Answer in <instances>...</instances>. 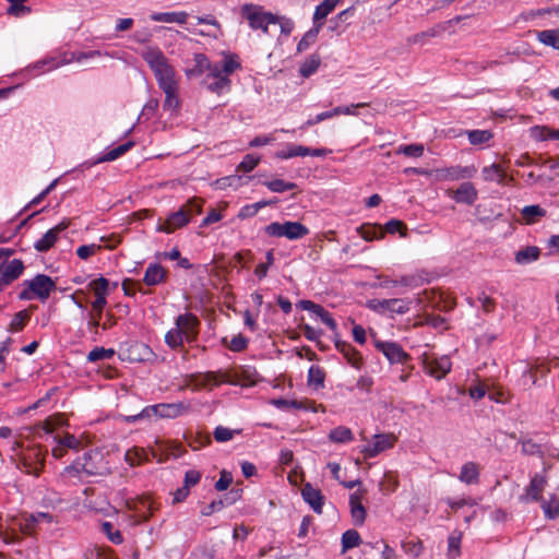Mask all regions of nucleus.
Listing matches in <instances>:
<instances>
[{"label":"nucleus","instance_id":"a18cd8bd","mask_svg":"<svg viewBox=\"0 0 559 559\" xmlns=\"http://www.w3.org/2000/svg\"><path fill=\"white\" fill-rule=\"evenodd\" d=\"M358 230L360 236L367 241L380 239L384 236L383 229L378 225H362Z\"/></svg>","mask_w":559,"mask_h":559},{"label":"nucleus","instance_id":"4be33fe9","mask_svg":"<svg viewBox=\"0 0 559 559\" xmlns=\"http://www.w3.org/2000/svg\"><path fill=\"white\" fill-rule=\"evenodd\" d=\"M362 497V491H356L349 496L350 513L356 525H362L366 520V509L361 503Z\"/></svg>","mask_w":559,"mask_h":559},{"label":"nucleus","instance_id":"79ce46f5","mask_svg":"<svg viewBox=\"0 0 559 559\" xmlns=\"http://www.w3.org/2000/svg\"><path fill=\"white\" fill-rule=\"evenodd\" d=\"M442 31H444L443 25H436L435 27H432L426 32L417 33V34L408 37L407 43L408 44H423V43H425L426 38L436 37Z\"/></svg>","mask_w":559,"mask_h":559},{"label":"nucleus","instance_id":"6e6d98bb","mask_svg":"<svg viewBox=\"0 0 559 559\" xmlns=\"http://www.w3.org/2000/svg\"><path fill=\"white\" fill-rule=\"evenodd\" d=\"M411 300L403 298H392L388 311L396 314H404L409 310Z\"/></svg>","mask_w":559,"mask_h":559},{"label":"nucleus","instance_id":"72a5a7b5","mask_svg":"<svg viewBox=\"0 0 559 559\" xmlns=\"http://www.w3.org/2000/svg\"><path fill=\"white\" fill-rule=\"evenodd\" d=\"M521 215L526 224H534L546 215V210L539 205H527L522 209Z\"/></svg>","mask_w":559,"mask_h":559},{"label":"nucleus","instance_id":"20e7f679","mask_svg":"<svg viewBox=\"0 0 559 559\" xmlns=\"http://www.w3.org/2000/svg\"><path fill=\"white\" fill-rule=\"evenodd\" d=\"M241 15L248 21L252 29H261L265 35L270 34V25H275L277 15L263 10L261 5L243 4Z\"/></svg>","mask_w":559,"mask_h":559},{"label":"nucleus","instance_id":"f03ea898","mask_svg":"<svg viewBox=\"0 0 559 559\" xmlns=\"http://www.w3.org/2000/svg\"><path fill=\"white\" fill-rule=\"evenodd\" d=\"M191 406L187 402L160 403L146 406L141 413L127 417L128 423H134L143 418H177L188 414Z\"/></svg>","mask_w":559,"mask_h":559},{"label":"nucleus","instance_id":"4468645a","mask_svg":"<svg viewBox=\"0 0 559 559\" xmlns=\"http://www.w3.org/2000/svg\"><path fill=\"white\" fill-rule=\"evenodd\" d=\"M374 345L392 364L404 362L409 358L397 343L376 341Z\"/></svg>","mask_w":559,"mask_h":559},{"label":"nucleus","instance_id":"bf43d9fd","mask_svg":"<svg viewBox=\"0 0 559 559\" xmlns=\"http://www.w3.org/2000/svg\"><path fill=\"white\" fill-rule=\"evenodd\" d=\"M264 185L272 192H277V193H282V192H285V191H288V190H293V189H295L297 187L296 183L287 182V181H284L282 179H274V180H271V181H266V182H264Z\"/></svg>","mask_w":559,"mask_h":559},{"label":"nucleus","instance_id":"aec40b11","mask_svg":"<svg viewBox=\"0 0 559 559\" xmlns=\"http://www.w3.org/2000/svg\"><path fill=\"white\" fill-rule=\"evenodd\" d=\"M189 223L187 209L180 207L178 211L171 213L164 224L158 226L159 231L170 234L177 228H180Z\"/></svg>","mask_w":559,"mask_h":559},{"label":"nucleus","instance_id":"6ab92c4d","mask_svg":"<svg viewBox=\"0 0 559 559\" xmlns=\"http://www.w3.org/2000/svg\"><path fill=\"white\" fill-rule=\"evenodd\" d=\"M302 310H308L314 313L317 317L321 319V321L331 330L336 331L337 323L332 318L331 313L328 312L321 305L314 304L311 300H301L298 304Z\"/></svg>","mask_w":559,"mask_h":559},{"label":"nucleus","instance_id":"7ed1b4c3","mask_svg":"<svg viewBox=\"0 0 559 559\" xmlns=\"http://www.w3.org/2000/svg\"><path fill=\"white\" fill-rule=\"evenodd\" d=\"M108 285L109 282L105 277H99L97 280L92 281L88 286L93 289L95 294V300L92 302L93 312L90 314L88 328L91 330H96L100 326V318L104 308L107 305L106 296L108 294Z\"/></svg>","mask_w":559,"mask_h":559},{"label":"nucleus","instance_id":"13d9d810","mask_svg":"<svg viewBox=\"0 0 559 559\" xmlns=\"http://www.w3.org/2000/svg\"><path fill=\"white\" fill-rule=\"evenodd\" d=\"M425 147L423 144H408L399 146L396 153L403 154L407 157H420L423 156Z\"/></svg>","mask_w":559,"mask_h":559},{"label":"nucleus","instance_id":"69168bd1","mask_svg":"<svg viewBox=\"0 0 559 559\" xmlns=\"http://www.w3.org/2000/svg\"><path fill=\"white\" fill-rule=\"evenodd\" d=\"M238 432L237 430H231L227 427H224V426H217L215 429H214V432H213V436H214V439L217 441V442H227L229 440H231L234 438V435Z\"/></svg>","mask_w":559,"mask_h":559},{"label":"nucleus","instance_id":"58836bf2","mask_svg":"<svg viewBox=\"0 0 559 559\" xmlns=\"http://www.w3.org/2000/svg\"><path fill=\"white\" fill-rule=\"evenodd\" d=\"M329 438L336 443H346L353 440V432L349 428L338 426L330 431Z\"/></svg>","mask_w":559,"mask_h":559},{"label":"nucleus","instance_id":"bb28decb","mask_svg":"<svg viewBox=\"0 0 559 559\" xmlns=\"http://www.w3.org/2000/svg\"><path fill=\"white\" fill-rule=\"evenodd\" d=\"M340 0H324L317 5L313 13V25L321 29L324 19L335 9Z\"/></svg>","mask_w":559,"mask_h":559},{"label":"nucleus","instance_id":"2f4dec72","mask_svg":"<svg viewBox=\"0 0 559 559\" xmlns=\"http://www.w3.org/2000/svg\"><path fill=\"white\" fill-rule=\"evenodd\" d=\"M540 250L535 246L525 247L515 253V262L519 264H528L539 258Z\"/></svg>","mask_w":559,"mask_h":559},{"label":"nucleus","instance_id":"e2e57ef3","mask_svg":"<svg viewBox=\"0 0 559 559\" xmlns=\"http://www.w3.org/2000/svg\"><path fill=\"white\" fill-rule=\"evenodd\" d=\"M260 156L254 154H247L241 163L238 165L237 169L243 173H249L254 169V167L259 164Z\"/></svg>","mask_w":559,"mask_h":559},{"label":"nucleus","instance_id":"a19ab883","mask_svg":"<svg viewBox=\"0 0 559 559\" xmlns=\"http://www.w3.org/2000/svg\"><path fill=\"white\" fill-rule=\"evenodd\" d=\"M221 382H229V383H235L230 377L227 374V373H222V372H206L199 385L200 386H205L210 383H213L214 385H218Z\"/></svg>","mask_w":559,"mask_h":559},{"label":"nucleus","instance_id":"4d7b16f0","mask_svg":"<svg viewBox=\"0 0 559 559\" xmlns=\"http://www.w3.org/2000/svg\"><path fill=\"white\" fill-rule=\"evenodd\" d=\"M319 32H320V28H318L313 25V27L310 28L304 35V37L300 39V41L298 43L297 50L304 51V50L308 49L310 47V45H312L316 41Z\"/></svg>","mask_w":559,"mask_h":559},{"label":"nucleus","instance_id":"9b49d317","mask_svg":"<svg viewBox=\"0 0 559 559\" xmlns=\"http://www.w3.org/2000/svg\"><path fill=\"white\" fill-rule=\"evenodd\" d=\"M20 465L25 473L38 476L44 467V456L39 448L27 449L20 457Z\"/></svg>","mask_w":559,"mask_h":559},{"label":"nucleus","instance_id":"b1692460","mask_svg":"<svg viewBox=\"0 0 559 559\" xmlns=\"http://www.w3.org/2000/svg\"><path fill=\"white\" fill-rule=\"evenodd\" d=\"M167 272L166 270L158 263L150 264L143 277V282L147 286H155L163 283L166 280Z\"/></svg>","mask_w":559,"mask_h":559},{"label":"nucleus","instance_id":"f3484780","mask_svg":"<svg viewBox=\"0 0 559 559\" xmlns=\"http://www.w3.org/2000/svg\"><path fill=\"white\" fill-rule=\"evenodd\" d=\"M395 438L392 435H376L374 440L362 449L366 457H374L393 447Z\"/></svg>","mask_w":559,"mask_h":559},{"label":"nucleus","instance_id":"8fccbe9b","mask_svg":"<svg viewBox=\"0 0 559 559\" xmlns=\"http://www.w3.org/2000/svg\"><path fill=\"white\" fill-rule=\"evenodd\" d=\"M380 490L384 493H392L399 487V479L392 472L384 474L383 479L380 481Z\"/></svg>","mask_w":559,"mask_h":559},{"label":"nucleus","instance_id":"473e14b6","mask_svg":"<svg viewBox=\"0 0 559 559\" xmlns=\"http://www.w3.org/2000/svg\"><path fill=\"white\" fill-rule=\"evenodd\" d=\"M274 203H275V201H259L253 204H247L239 210L237 217L240 219H247V218L253 217L257 215V213L261 209L269 206L271 204H274Z\"/></svg>","mask_w":559,"mask_h":559},{"label":"nucleus","instance_id":"4c0bfd02","mask_svg":"<svg viewBox=\"0 0 559 559\" xmlns=\"http://www.w3.org/2000/svg\"><path fill=\"white\" fill-rule=\"evenodd\" d=\"M361 543L360 535L355 530H348L342 535V552L359 546Z\"/></svg>","mask_w":559,"mask_h":559},{"label":"nucleus","instance_id":"603ef678","mask_svg":"<svg viewBox=\"0 0 559 559\" xmlns=\"http://www.w3.org/2000/svg\"><path fill=\"white\" fill-rule=\"evenodd\" d=\"M467 136L471 144L479 145L487 143L492 138V133L489 130H472L467 131Z\"/></svg>","mask_w":559,"mask_h":559},{"label":"nucleus","instance_id":"052dcab7","mask_svg":"<svg viewBox=\"0 0 559 559\" xmlns=\"http://www.w3.org/2000/svg\"><path fill=\"white\" fill-rule=\"evenodd\" d=\"M102 531L104 534H106V536L111 543L119 545L123 542L122 534L120 533L119 530H115L114 525L110 522H104L102 524Z\"/></svg>","mask_w":559,"mask_h":559},{"label":"nucleus","instance_id":"e433bc0d","mask_svg":"<svg viewBox=\"0 0 559 559\" xmlns=\"http://www.w3.org/2000/svg\"><path fill=\"white\" fill-rule=\"evenodd\" d=\"M296 156H308L307 146L288 144L285 150L276 153V157L281 159H288Z\"/></svg>","mask_w":559,"mask_h":559},{"label":"nucleus","instance_id":"9d476101","mask_svg":"<svg viewBox=\"0 0 559 559\" xmlns=\"http://www.w3.org/2000/svg\"><path fill=\"white\" fill-rule=\"evenodd\" d=\"M240 68V62L236 55H224L223 59L218 62L211 63L209 71V76L213 79H229L228 76L234 73L237 69Z\"/></svg>","mask_w":559,"mask_h":559},{"label":"nucleus","instance_id":"423d86ee","mask_svg":"<svg viewBox=\"0 0 559 559\" xmlns=\"http://www.w3.org/2000/svg\"><path fill=\"white\" fill-rule=\"evenodd\" d=\"M264 233L270 237H285L289 240L301 239L309 234V229L299 222L271 223L264 227Z\"/></svg>","mask_w":559,"mask_h":559},{"label":"nucleus","instance_id":"5fc2aeb1","mask_svg":"<svg viewBox=\"0 0 559 559\" xmlns=\"http://www.w3.org/2000/svg\"><path fill=\"white\" fill-rule=\"evenodd\" d=\"M115 355V350L109 348L106 349L104 347H95L92 349L87 355V360L91 362L99 361V360H107L112 358Z\"/></svg>","mask_w":559,"mask_h":559},{"label":"nucleus","instance_id":"0e129e2a","mask_svg":"<svg viewBox=\"0 0 559 559\" xmlns=\"http://www.w3.org/2000/svg\"><path fill=\"white\" fill-rule=\"evenodd\" d=\"M549 14H556L559 15V5L552 7V8H544V9H537V10H531L527 13L523 14V19L525 21L534 20L537 16H544Z\"/></svg>","mask_w":559,"mask_h":559},{"label":"nucleus","instance_id":"37998d69","mask_svg":"<svg viewBox=\"0 0 559 559\" xmlns=\"http://www.w3.org/2000/svg\"><path fill=\"white\" fill-rule=\"evenodd\" d=\"M540 501L547 518L555 519L559 515V499L555 495H551L548 500L542 498Z\"/></svg>","mask_w":559,"mask_h":559},{"label":"nucleus","instance_id":"c03bdc74","mask_svg":"<svg viewBox=\"0 0 559 559\" xmlns=\"http://www.w3.org/2000/svg\"><path fill=\"white\" fill-rule=\"evenodd\" d=\"M320 57L317 55H311L308 57L304 63L300 66L299 72L304 78H309L311 74H313L319 66H320Z\"/></svg>","mask_w":559,"mask_h":559},{"label":"nucleus","instance_id":"a878e982","mask_svg":"<svg viewBox=\"0 0 559 559\" xmlns=\"http://www.w3.org/2000/svg\"><path fill=\"white\" fill-rule=\"evenodd\" d=\"M210 68V60L204 53H194L193 66L185 70L186 76L199 78Z\"/></svg>","mask_w":559,"mask_h":559},{"label":"nucleus","instance_id":"a211bd4d","mask_svg":"<svg viewBox=\"0 0 559 559\" xmlns=\"http://www.w3.org/2000/svg\"><path fill=\"white\" fill-rule=\"evenodd\" d=\"M301 496L305 502H307L313 512L321 514L324 506V496L322 492L314 488L310 483H306L301 488Z\"/></svg>","mask_w":559,"mask_h":559},{"label":"nucleus","instance_id":"0eeeda50","mask_svg":"<svg viewBox=\"0 0 559 559\" xmlns=\"http://www.w3.org/2000/svg\"><path fill=\"white\" fill-rule=\"evenodd\" d=\"M420 359L425 371L437 380H441L451 371L452 362L448 356L437 357L424 353Z\"/></svg>","mask_w":559,"mask_h":559},{"label":"nucleus","instance_id":"ea45409f","mask_svg":"<svg viewBox=\"0 0 559 559\" xmlns=\"http://www.w3.org/2000/svg\"><path fill=\"white\" fill-rule=\"evenodd\" d=\"M521 444L523 454L544 457L546 451L542 443L534 442L532 439H523L521 440Z\"/></svg>","mask_w":559,"mask_h":559},{"label":"nucleus","instance_id":"6e6552de","mask_svg":"<svg viewBox=\"0 0 559 559\" xmlns=\"http://www.w3.org/2000/svg\"><path fill=\"white\" fill-rule=\"evenodd\" d=\"M96 56H100V52L97 50H92L88 52H63L58 58L49 57L38 61L34 68H41L44 66H49L48 70L59 68L60 66H64L71 62H82L85 59H91Z\"/></svg>","mask_w":559,"mask_h":559},{"label":"nucleus","instance_id":"338daca9","mask_svg":"<svg viewBox=\"0 0 559 559\" xmlns=\"http://www.w3.org/2000/svg\"><path fill=\"white\" fill-rule=\"evenodd\" d=\"M425 283V280L420 275H404L399 280V286L408 288L419 287Z\"/></svg>","mask_w":559,"mask_h":559},{"label":"nucleus","instance_id":"09e8293b","mask_svg":"<svg viewBox=\"0 0 559 559\" xmlns=\"http://www.w3.org/2000/svg\"><path fill=\"white\" fill-rule=\"evenodd\" d=\"M324 371L319 366H311L308 370V384L316 389L323 386Z\"/></svg>","mask_w":559,"mask_h":559},{"label":"nucleus","instance_id":"c756f323","mask_svg":"<svg viewBox=\"0 0 559 559\" xmlns=\"http://www.w3.org/2000/svg\"><path fill=\"white\" fill-rule=\"evenodd\" d=\"M481 175L485 181H497L499 185H503L507 181L506 171L498 164H491L490 166L484 167Z\"/></svg>","mask_w":559,"mask_h":559},{"label":"nucleus","instance_id":"f704fd0d","mask_svg":"<svg viewBox=\"0 0 559 559\" xmlns=\"http://www.w3.org/2000/svg\"><path fill=\"white\" fill-rule=\"evenodd\" d=\"M132 146H133V142L123 143V144L108 151L102 157L97 158L94 162V164L115 160V159L119 158L120 156H122L123 154H126Z\"/></svg>","mask_w":559,"mask_h":559},{"label":"nucleus","instance_id":"49530a36","mask_svg":"<svg viewBox=\"0 0 559 559\" xmlns=\"http://www.w3.org/2000/svg\"><path fill=\"white\" fill-rule=\"evenodd\" d=\"M183 341H186V338L182 335V331L177 326L169 330L165 335V343L173 349L181 347Z\"/></svg>","mask_w":559,"mask_h":559},{"label":"nucleus","instance_id":"864d4df0","mask_svg":"<svg viewBox=\"0 0 559 559\" xmlns=\"http://www.w3.org/2000/svg\"><path fill=\"white\" fill-rule=\"evenodd\" d=\"M159 107V100L157 98H150L147 103L144 105L138 120H150L155 116Z\"/></svg>","mask_w":559,"mask_h":559},{"label":"nucleus","instance_id":"3c124183","mask_svg":"<svg viewBox=\"0 0 559 559\" xmlns=\"http://www.w3.org/2000/svg\"><path fill=\"white\" fill-rule=\"evenodd\" d=\"M28 320L29 314L26 310L15 313L10 322L8 331L12 333L22 331Z\"/></svg>","mask_w":559,"mask_h":559},{"label":"nucleus","instance_id":"774afa93","mask_svg":"<svg viewBox=\"0 0 559 559\" xmlns=\"http://www.w3.org/2000/svg\"><path fill=\"white\" fill-rule=\"evenodd\" d=\"M462 534L461 533H452L449 536L448 545H449V555L451 557H456L460 554V545H461Z\"/></svg>","mask_w":559,"mask_h":559},{"label":"nucleus","instance_id":"f8f14e48","mask_svg":"<svg viewBox=\"0 0 559 559\" xmlns=\"http://www.w3.org/2000/svg\"><path fill=\"white\" fill-rule=\"evenodd\" d=\"M23 270V262L19 259L12 260L7 265L0 264V292L19 278Z\"/></svg>","mask_w":559,"mask_h":559},{"label":"nucleus","instance_id":"cd10ccee","mask_svg":"<svg viewBox=\"0 0 559 559\" xmlns=\"http://www.w3.org/2000/svg\"><path fill=\"white\" fill-rule=\"evenodd\" d=\"M459 479L467 485L477 484L479 480V466L475 462L463 464Z\"/></svg>","mask_w":559,"mask_h":559},{"label":"nucleus","instance_id":"c85d7f7f","mask_svg":"<svg viewBox=\"0 0 559 559\" xmlns=\"http://www.w3.org/2000/svg\"><path fill=\"white\" fill-rule=\"evenodd\" d=\"M81 462L76 459L71 465L67 466L61 473L60 478L64 481L79 480L87 478V474L81 469Z\"/></svg>","mask_w":559,"mask_h":559},{"label":"nucleus","instance_id":"1a4fd4ad","mask_svg":"<svg viewBox=\"0 0 559 559\" xmlns=\"http://www.w3.org/2000/svg\"><path fill=\"white\" fill-rule=\"evenodd\" d=\"M78 460L81 462V469L90 477L102 476L109 472V467L99 452H86L82 456H79Z\"/></svg>","mask_w":559,"mask_h":559},{"label":"nucleus","instance_id":"7c9ffc66","mask_svg":"<svg viewBox=\"0 0 559 559\" xmlns=\"http://www.w3.org/2000/svg\"><path fill=\"white\" fill-rule=\"evenodd\" d=\"M188 19V13L180 12H162V13H153L151 14V20L155 22H164V23H178L185 24Z\"/></svg>","mask_w":559,"mask_h":559},{"label":"nucleus","instance_id":"de8ad7c7","mask_svg":"<svg viewBox=\"0 0 559 559\" xmlns=\"http://www.w3.org/2000/svg\"><path fill=\"white\" fill-rule=\"evenodd\" d=\"M126 461L131 465V466H134V465H140L142 464L144 461L147 460V454L146 452L144 451V449H141V448H132L130 450H128L126 452Z\"/></svg>","mask_w":559,"mask_h":559},{"label":"nucleus","instance_id":"c9c22d12","mask_svg":"<svg viewBox=\"0 0 559 559\" xmlns=\"http://www.w3.org/2000/svg\"><path fill=\"white\" fill-rule=\"evenodd\" d=\"M537 38L542 44L559 49V28L540 31Z\"/></svg>","mask_w":559,"mask_h":559},{"label":"nucleus","instance_id":"2eb2a0df","mask_svg":"<svg viewBox=\"0 0 559 559\" xmlns=\"http://www.w3.org/2000/svg\"><path fill=\"white\" fill-rule=\"evenodd\" d=\"M199 320L192 313L180 314L176 319V326L182 331L187 342H193L198 334Z\"/></svg>","mask_w":559,"mask_h":559},{"label":"nucleus","instance_id":"5701e85b","mask_svg":"<svg viewBox=\"0 0 559 559\" xmlns=\"http://www.w3.org/2000/svg\"><path fill=\"white\" fill-rule=\"evenodd\" d=\"M452 198L459 203L473 204L477 199V190L469 181L463 182L453 192Z\"/></svg>","mask_w":559,"mask_h":559},{"label":"nucleus","instance_id":"f257e3e1","mask_svg":"<svg viewBox=\"0 0 559 559\" xmlns=\"http://www.w3.org/2000/svg\"><path fill=\"white\" fill-rule=\"evenodd\" d=\"M140 55L153 72L158 86L179 81L176 69L158 46H145Z\"/></svg>","mask_w":559,"mask_h":559},{"label":"nucleus","instance_id":"412c9836","mask_svg":"<svg viewBox=\"0 0 559 559\" xmlns=\"http://www.w3.org/2000/svg\"><path fill=\"white\" fill-rule=\"evenodd\" d=\"M547 480L544 476L536 474L526 488L525 495L521 496V501L530 502V501H539L542 500L540 493L545 489Z\"/></svg>","mask_w":559,"mask_h":559},{"label":"nucleus","instance_id":"39448f33","mask_svg":"<svg viewBox=\"0 0 559 559\" xmlns=\"http://www.w3.org/2000/svg\"><path fill=\"white\" fill-rule=\"evenodd\" d=\"M23 285L25 288L19 294L21 300H32L34 297L46 300L55 289V282L44 274H38L31 281H24Z\"/></svg>","mask_w":559,"mask_h":559},{"label":"nucleus","instance_id":"dca6fc26","mask_svg":"<svg viewBox=\"0 0 559 559\" xmlns=\"http://www.w3.org/2000/svg\"><path fill=\"white\" fill-rule=\"evenodd\" d=\"M69 226L68 221H62L51 229H49L40 239L34 243V248L39 252L48 251L57 241L60 233Z\"/></svg>","mask_w":559,"mask_h":559},{"label":"nucleus","instance_id":"680f3d73","mask_svg":"<svg viewBox=\"0 0 559 559\" xmlns=\"http://www.w3.org/2000/svg\"><path fill=\"white\" fill-rule=\"evenodd\" d=\"M129 508L131 510H134L136 513H139L138 522L147 521L150 519V516L152 515V512H150L148 514L141 513L142 509L152 510V503L147 499H141L138 502H134L132 506L129 504Z\"/></svg>","mask_w":559,"mask_h":559},{"label":"nucleus","instance_id":"ddd939ff","mask_svg":"<svg viewBox=\"0 0 559 559\" xmlns=\"http://www.w3.org/2000/svg\"><path fill=\"white\" fill-rule=\"evenodd\" d=\"M158 87L165 94L163 103L164 110L177 114L181 107V100L179 98V81Z\"/></svg>","mask_w":559,"mask_h":559},{"label":"nucleus","instance_id":"393cba45","mask_svg":"<svg viewBox=\"0 0 559 559\" xmlns=\"http://www.w3.org/2000/svg\"><path fill=\"white\" fill-rule=\"evenodd\" d=\"M477 169L475 166H453L443 170V177L448 180L473 178Z\"/></svg>","mask_w":559,"mask_h":559}]
</instances>
